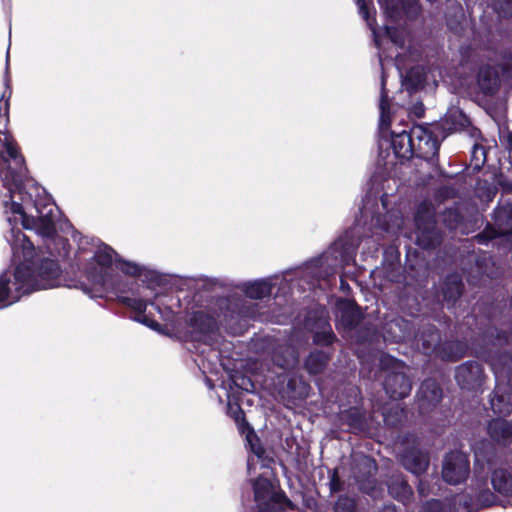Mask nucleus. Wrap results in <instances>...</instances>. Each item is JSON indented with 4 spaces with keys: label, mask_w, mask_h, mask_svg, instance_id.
<instances>
[{
    "label": "nucleus",
    "mask_w": 512,
    "mask_h": 512,
    "mask_svg": "<svg viewBox=\"0 0 512 512\" xmlns=\"http://www.w3.org/2000/svg\"><path fill=\"white\" fill-rule=\"evenodd\" d=\"M385 33L390 37V39H391L395 44H397V45H402V42H401V41H399V40L397 39V37L395 36V31H394V30H392V29H391V28H389V27H386V28H385Z\"/></svg>",
    "instance_id": "473e14b6"
},
{
    "label": "nucleus",
    "mask_w": 512,
    "mask_h": 512,
    "mask_svg": "<svg viewBox=\"0 0 512 512\" xmlns=\"http://www.w3.org/2000/svg\"><path fill=\"white\" fill-rule=\"evenodd\" d=\"M353 502L348 498H341L335 505V512H353Z\"/></svg>",
    "instance_id": "cd10ccee"
},
{
    "label": "nucleus",
    "mask_w": 512,
    "mask_h": 512,
    "mask_svg": "<svg viewBox=\"0 0 512 512\" xmlns=\"http://www.w3.org/2000/svg\"><path fill=\"white\" fill-rule=\"evenodd\" d=\"M149 294L150 290L145 288L140 298H124L123 302L137 312L136 320L138 322L143 323L154 330H158L160 325L145 314L148 303L154 306L160 316L165 320L170 319L172 311L166 305L165 299L167 296L155 295L154 300L150 301Z\"/></svg>",
    "instance_id": "20e7f679"
},
{
    "label": "nucleus",
    "mask_w": 512,
    "mask_h": 512,
    "mask_svg": "<svg viewBox=\"0 0 512 512\" xmlns=\"http://www.w3.org/2000/svg\"><path fill=\"white\" fill-rule=\"evenodd\" d=\"M461 282L458 276H452L449 281V286L444 290V297L448 299H454L461 294Z\"/></svg>",
    "instance_id": "393cba45"
},
{
    "label": "nucleus",
    "mask_w": 512,
    "mask_h": 512,
    "mask_svg": "<svg viewBox=\"0 0 512 512\" xmlns=\"http://www.w3.org/2000/svg\"><path fill=\"white\" fill-rule=\"evenodd\" d=\"M439 341V336L436 332H432L430 334V339L424 341L423 346L425 349L430 348L432 345L436 344Z\"/></svg>",
    "instance_id": "c756f323"
},
{
    "label": "nucleus",
    "mask_w": 512,
    "mask_h": 512,
    "mask_svg": "<svg viewBox=\"0 0 512 512\" xmlns=\"http://www.w3.org/2000/svg\"><path fill=\"white\" fill-rule=\"evenodd\" d=\"M332 339H333V335H332V332L329 327L327 329H324L322 335H316V337H315V341L317 343H321L324 345H328V344L332 343Z\"/></svg>",
    "instance_id": "c85d7f7f"
},
{
    "label": "nucleus",
    "mask_w": 512,
    "mask_h": 512,
    "mask_svg": "<svg viewBox=\"0 0 512 512\" xmlns=\"http://www.w3.org/2000/svg\"><path fill=\"white\" fill-rule=\"evenodd\" d=\"M240 430L245 434L246 442L249 445L251 451L257 458H260L264 452L263 448L259 443V439L254 431L249 427L247 423L240 424Z\"/></svg>",
    "instance_id": "6ab92c4d"
},
{
    "label": "nucleus",
    "mask_w": 512,
    "mask_h": 512,
    "mask_svg": "<svg viewBox=\"0 0 512 512\" xmlns=\"http://www.w3.org/2000/svg\"><path fill=\"white\" fill-rule=\"evenodd\" d=\"M357 5L359 7V13L366 20L367 25L372 31L374 42L377 46H380V35L375 26L374 19H370V9L368 4L364 0H356Z\"/></svg>",
    "instance_id": "4be33fe9"
},
{
    "label": "nucleus",
    "mask_w": 512,
    "mask_h": 512,
    "mask_svg": "<svg viewBox=\"0 0 512 512\" xmlns=\"http://www.w3.org/2000/svg\"><path fill=\"white\" fill-rule=\"evenodd\" d=\"M382 206L384 209H387L386 197L381 198Z\"/></svg>",
    "instance_id": "f704fd0d"
},
{
    "label": "nucleus",
    "mask_w": 512,
    "mask_h": 512,
    "mask_svg": "<svg viewBox=\"0 0 512 512\" xmlns=\"http://www.w3.org/2000/svg\"><path fill=\"white\" fill-rule=\"evenodd\" d=\"M271 280L261 279L243 285V292L252 299H260L271 293Z\"/></svg>",
    "instance_id": "4468645a"
},
{
    "label": "nucleus",
    "mask_w": 512,
    "mask_h": 512,
    "mask_svg": "<svg viewBox=\"0 0 512 512\" xmlns=\"http://www.w3.org/2000/svg\"><path fill=\"white\" fill-rule=\"evenodd\" d=\"M381 100H380V129L385 130L390 125V117H389V104L387 101V93L385 91V77L382 75L381 79Z\"/></svg>",
    "instance_id": "aec40b11"
},
{
    "label": "nucleus",
    "mask_w": 512,
    "mask_h": 512,
    "mask_svg": "<svg viewBox=\"0 0 512 512\" xmlns=\"http://www.w3.org/2000/svg\"><path fill=\"white\" fill-rule=\"evenodd\" d=\"M402 463L413 474H420L428 467V458L424 453L413 450L403 456Z\"/></svg>",
    "instance_id": "ddd939ff"
},
{
    "label": "nucleus",
    "mask_w": 512,
    "mask_h": 512,
    "mask_svg": "<svg viewBox=\"0 0 512 512\" xmlns=\"http://www.w3.org/2000/svg\"><path fill=\"white\" fill-rule=\"evenodd\" d=\"M254 498L259 512H275L276 508L289 505L286 497L278 491L277 484L271 479V471L265 468L260 477L253 482Z\"/></svg>",
    "instance_id": "7ed1b4c3"
},
{
    "label": "nucleus",
    "mask_w": 512,
    "mask_h": 512,
    "mask_svg": "<svg viewBox=\"0 0 512 512\" xmlns=\"http://www.w3.org/2000/svg\"><path fill=\"white\" fill-rule=\"evenodd\" d=\"M510 62H511V66H512V54H511V56H510Z\"/></svg>",
    "instance_id": "ea45409f"
},
{
    "label": "nucleus",
    "mask_w": 512,
    "mask_h": 512,
    "mask_svg": "<svg viewBox=\"0 0 512 512\" xmlns=\"http://www.w3.org/2000/svg\"><path fill=\"white\" fill-rule=\"evenodd\" d=\"M113 266L123 273L131 276L141 274L142 267L133 262L116 258L115 252L107 245H100L86 270L87 279L93 286V297L101 296L104 291L113 289L115 282L112 277Z\"/></svg>",
    "instance_id": "f03ea898"
},
{
    "label": "nucleus",
    "mask_w": 512,
    "mask_h": 512,
    "mask_svg": "<svg viewBox=\"0 0 512 512\" xmlns=\"http://www.w3.org/2000/svg\"><path fill=\"white\" fill-rule=\"evenodd\" d=\"M480 373V367L476 363L465 364L457 368L456 379L462 386L469 384Z\"/></svg>",
    "instance_id": "f3484780"
},
{
    "label": "nucleus",
    "mask_w": 512,
    "mask_h": 512,
    "mask_svg": "<svg viewBox=\"0 0 512 512\" xmlns=\"http://www.w3.org/2000/svg\"><path fill=\"white\" fill-rule=\"evenodd\" d=\"M381 364L383 368L391 370L384 382L387 394L393 399L406 397L411 391V384L404 374V364L393 357H384Z\"/></svg>",
    "instance_id": "39448f33"
},
{
    "label": "nucleus",
    "mask_w": 512,
    "mask_h": 512,
    "mask_svg": "<svg viewBox=\"0 0 512 512\" xmlns=\"http://www.w3.org/2000/svg\"><path fill=\"white\" fill-rule=\"evenodd\" d=\"M426 139L421 142H417L414 145V156L420 158H429L436 154L438 151L439 143L435 137H433L431 131L425 137Z\"/></svg>",
    "instance_id": "2eb2a0df"
},
{
    "label": "nucleus",
    "mask_w": 512,
    "mask_h": 512,
    "mask_svg": "<svg viewBox=\"0 0 512 512\" xmlns=\"http://www.w3.org/2000/svg\"><path fill=\"white\" fill-rule=\"evenodd\" d=\"M491 408L495 413L500 415H507L512 412V406L510 404H505L504 396L498 394L494 395L491 399Z\"/></svg>",
    "instance_id": "5701e85b"
},
{
    "label": "nucleus",
    "mask_w": 512,
    "mask_h": 512,
    "mask_svg": "<svg viewBox=\"0 0 512 512\" xmlns=\"http://www.w3.org/2000/svg\"><path fill=\"white\" fill-rule=\"evenodd\" d=\"M469 474L468 456L460 451L449 453L443 463V479L450 484L463 482Z\"/></svg>",
    "instance_id": "423d86ee"
},
{
    "label": "nucleus",
    "mask_w": 512,
    "mask_h": 512,
    "mask_svg": "<svg viewBox=\"0 0 512 512\" xmlns=\"http://www.w3.org/2000/svg\"><path fill=\"white\" fill-rule=\"evenodd\" d=\"M428 132L429 130L423 126H414L407 133L409 138L411 139V144H413L414 146L417 142H421L423 139L425 140V137L428 134Z\"/></svg>",
    "instance_id": "bb28decb"
},
{
    "label": "nucleus",
    "mask_w": 512,
    "mask_h": 512,
    "mask_svg": "<svg viewBox=\"0 0 512 512\" xmlns=\"http://www.w3.org/2000/svg\"><path fill=\"white\" fill-rule=\"evenodd\" d=\"M421 82H422V80H420V79L417 80L416 85L420 84Z\"/></svg>",
    "instance_id": "58836bf2"
},
{
    "label": "nucleus",
    "mask_w": 512,
    "mask_h": 512,
    "mask_svg": "<svg viewBox=\"0 0 512 512\" xmlns=\"http://www.w3.org/2000/svg\"><path fill=\"white\" fill-rule=\"evenodd\" d=\"M491 482L494 489L502 494H506L512 489V478L503 469L493 472Z\"/></svg>",
    "instance_id": "a211bd4d"
},
{
    "label": "nucleus",
    "mask_w": 512,
    "mask_h": 512,
    "mask_svg": "<svg viewBox=\"0 0 512 512\" xmlns=\"http://www.w3.org/2000/svg\"><path fill=\"white\" fill-rule=\"evenodd\" d=\"M253 461H254V460H253L252 458H249V459H248V471H249V472L253 469V467H252V465H253Z\"/></svg>",
    "instance_id": "72a5a7b5"
},
{
    "label": "nucleus",
    "mask_w": 512,
    "mask_h": 512,
    "mask_svg": "<svg viewBox=\"0 0 512 512\" xmlns=\"http://www.w3.org/2000/svg\"><path fill=\"white\" fill-rule=\"evenodd\" d=\"M418 116L422 115V108L420 107V112H416Z\"/></svg>",
    "instance_id": "4c0bfd02"
},
{
    "label": "nucleus",
    "mask_w": 512,
    "mask_h": 512,
    "mask_svg": "<svg viewBox=\"0 0 512 512\" xmlns=\"http://www.w3.org/2000/svg\"><path fill=\"white\" fill-rule=\"evenodd\" d=\"M421 394L429 401H438L440 394L434 383L426 382L421 386Z\"/></svg>",
    "instance_id": "a878e982"
},
{
    "label": "nucleus",
    "mask_w": 512,
    "mask_h": 512,
    "mask_svg": "<svg viewBox=\"0 0 512 512\" xmlns=\"http://www.w3.org/2000/svg\"><path fill=\"white\" fill-rule=\"evenodd\" d=\"M394 154L401 160H408L414 156V146L411 144V139L407 131L396 133L392 136L391 140Z\"/></svg>",
    "instance_id": "1a4fd4ad"
},
{
    "label": "nucleus",
    "mask_w": 512,
    "mask_h": 512,
    "mask_svg": "<svg viewBox=\"0 0 512 512\" xmlns=\"http://www.w3.org/2000/svg\"><path fill=\"white\" fill-rule=\"evenodd\" d=\"M498 79H499L498 71H494L493 76L489 77L488 79L485 78L484 72L481 71L479 74L478 81H479L481 88L485 92L492 93L493 90L498 85Z\"/></svg>",
    "instance_id": "b1692460"
},
{
    "label": "nucleus",
    "mask_w": 512,
    "mask_h": 512,
    "mask_svg": "<svg viewBox=\"0 0 512 512\" xmlns=\"http://www.w3.org/2000/svg\"><path fill=\"white\" fill-rule=\"evenodd\" d=\"M415 224L417 227L416 239L420 246L428 248L434 244V218L433 212L428 204L419 207L415 216Z\"/></svg>",
    "instance_id": "6e6552de"
},
{
    "label": "nucleus",
    "mask_w": 512,
    "mask_h": 512,
    "mask_svg": "<svg viewBox=\"0 0 512 512\" xmlns=\"http://www.w3.org/2000/svg\"><path fill=\"white\" fill-rule=\"evenodd\" d=\"M190 322L193 331L199 335L198 338L201 340H205L206 335L214 332L217 327L214 318L203 312H196Z\"/></svg>",
    "instance_id": "9d476101"
},
{
    "label": "nucleus",
    "mask_w": 512,
    "mask_h": 512,
    "mask_svg": "<svg viewBox=\"0 0 512 512\" xmlns=\"http://www.w3.org/2000/svg\"><path fill=\"white\" fill-rule=\"evenodd\" d=\"M389 493L396 499L405 502L411 495V488L401 476H394L388 484Z\"/></svg>",
    "instance_id": "dca6fc26"
},
{
    "label": "nucleus",
    "mask_w": 512,
    "mask_h": 512,
    "mask_svg": "<svg viewBox=\"0 0 512 512\" xmlns=\"http://www.w3.org/2000/svg\"><path fill=\"white\" fill-rule=\"evenodd\" d=\"M509 69H510V68H509L507 65H504V66L502 67V72H503V73H506V72H508V71H509Z\"/></svg>",
    "instance_id": "c9c22d12"
},
{
    "label": "nucleus",
    "mask_w": 512,
    "mask_h": 512,
    "mask_svg": "<svg viewBox=\"0 0 512 512\" xmlns=\"http://www.w3.org/2000/svg\"><path fill=\"white\" fill-rule=\"evenodd\" d=\"M297 362V358L294 354L291 355V357L284 362H280L277 360V364L281 367H290L293 366Z\"/></svg>",
    "instance_id": "7c9ffc66"
},
{
    "label": "nucleus",
    "mask_w": 512,
    "mask_h": 512,
    "mask_svg": "<svg viewBox=\"0 0 512 512\" xmlns=\"http://www.w3.org/2000/svg\"><path fill=\"white\" fill-rule=\"evenodd\" d=\"M479 156L482 158H485V151L482 146L475 145L473 150V157H475L477 160H479ZM482 162H484V159H482Z\"/></svg>",
    "instance_id": "2f4dec72"
},
{
    "label": "nucleus",
    "mask_w": 512,
    "mask_h": 512,
    "mask_svg": "<svg viewBox=\"0 0 512 512\" xmlns=\"http://www.w3.org/2000/svg\"><path fill=\"white\" fill-rule=\"evenodd\" d=\"M357 246L358 244L349 242L347 239H340L335 242L330 250L322 256L321 264H327L329 268L325 276L335 274L339 266L347 264Z\"/></svg>",
    "instance_id": "0eeeda50"
},
{
    "label": "nucleus",
    "mask_w": 512,
    "mask_h": 512,
    "mask_svg": "<svg viewBox=\"0 0 512 512\" xmlns=\"http://www.w3.org/2000/svg\"><path fill=\"white\" fill-rule=\"evenodd\" d=\"M372 222L376 229L374 235L377 237L382 232L396 234L401 230V226L403 223L402 218L400 217L398 212L389 213L383 221L379 217L375 219L373 218Z\"/></svg>",
    "instance_id": "9b49d317"
},
{
    "label": "nucleus",
    "mask_w": 512,
    "mask_h": 512,
    "mask_svg": "<svg viewBox=\"0 0 512 512\" xmlns=\"http://www.w3.org/2000/svg\"><path fill=\"white\" fill-rule=\"evenodd\" d=\"M490 436L497 442L512 443V423L503 419H496L488 426Z\"/></svg>",
    "instance_id": "f8f14e48"
},
{
    "label": "nucleus",
    "mask_w": 512,
    "mask_h": 512,
    "mask_svg": "<svg viewBox=\"0 0 512 512\" xmlns=\"http://www.w3.org/2000/svg\"><path fill=\"white\" fill-rule=\"evenodd\" d=\"M24 159L18 150L0 153V178L4 212L13 226L21 225L45 238L56 232L58 208L45 190L27 177ZM11 248L16 268L0 275V309L17 302L22 295L36 289L53 288L58 284L60 268L54 260L41 261L37 270L36 252L20 230L11 229Z\"/></svg>",
    "instance_id": "f257e3e1"
},
{
    "label": "nucleus",
    "mask_w": 512,
    "mask_h": 512,
    "mask_svg": "<svg viewBox=\"0 0 512 512\" xmlns=\"http://www.w3.org/2000/svg\"><path fill=\"white\" fill-rule=\"evenodd\" d=\"M367 205H368V202L364 205V208H363L364 215H366V213H367Z\"/></svg>",
    "instance_id": "e433bc0d"
},
{
    "label": "nucleus",
    "mask_w": 512,
    "mask_h": 512,
    "mask_svg": "<svg viewBox=\"0 0 512 512\" xmlns=\"http://www.w3.org/2000/svg\"><path fill=\"white\" fill-rule=\"evenodd\" d=\"M327 357L322 352H315L309 355L306 360V368L311 374H318L325 367Z\"/></svg>",
    "instance_id": "412c9836"
}]
</instances>
